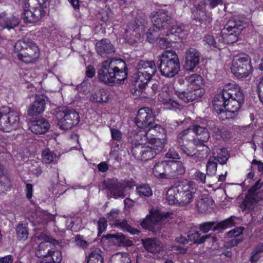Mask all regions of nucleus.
<instances>
[{
	"instance_id": "f257e3e1",
	"label": "nucleus",
	"mask_w": 263,
	"mask_h": 263,
	"mask_svg": "<svg viewBox=\"0 0 263 263\" xmlns=\"http://www.w3.org/2000/svg\"><path fill=\"white\" fill-rule=\"evenodd\" d=\"M127 74L128 69L123 60L108 59L101 63L97 76L100 82L112 86L123 82Z\"/></svg>"
},
{
	"instance_id": "f03ea898",
	"label": "nucleus",
	"mask_w": 263,
	"mask_h": 263,
	"mask_svg": "<svg viewBox=\"0 0 263 263\" xmlns=\"http://www.w3.org/2000/svg\"><path fill=\"white\" fill-rule=\"evenodd\" d=\"M157 64L161 74L167 78L174 77L180 69L177 54L171 50H166L158 56Z\"/></svg>"
},
{
	"instance_id": "7ed1b4c3",
	"label": "nucleus",
	"mask_w": 263,
	"mask_h": 263,
	"mask_svg": "<svg viewBox=\"0 0 263 263\" xmlns=\"http://www.w3.org/2000/svg\"><path fill=\"white\" fill-rule=\"evenodd\" d=\"M13 54L19 60L25 63H32L38 59L40 51L34 42L23 39L15 43Z\"/></svg>"
},
{
	"instance_id": "20e7f679",
	"label": "nucleus",
	"mask_w": 263,
	"mask_h": 263,
	"mask_svg": "<svg viewBox=\"0 0 263 263\" xmlns=\"http://www.w3.org/2000/svg\"><path fill=\"white\" fill-rule=\"evenodd\" d=\"M246 24L236 17L230 20L215 40L218 43L222 46V48L226 42L227 44H233L237 41L238 37L242 30L246 27Z\"/></svg>"
},
{
	"instance_id": "39448f33",
	"label": "nucleus",
	"mask_w": 263,
	"mask_h": 263,
	"mask_svg": "<svg viewBox=\"0 0 263 263\" xmlns=\"http://www.w3.org/2000/svg\"><path fill=\"white\" fill-rule=\"evenodd\" d=\"M48 0H24L22 17L25 23H36L45 14Z\"/></svg>"
},
{
	"instance_id": "423d86ee",
	"label": "nucleus",
	"mask_w": 263,
	"mask_h": 263,
	"mask_svg": "<svg viewBox=\"0 0 263 263\" xmlns=\"http://www.w3.org/2000/svg\"><path fill=\"white\" fill-rule=\"evenodd\" d=\"M153 24L146 32V35L147 41L149 43L154 42L162 33V31L168 29L172 23V17L166 13L164 12L157 15H154L152 18Z\"/></svg>"
},
{
	"instance_id": "0eeeda50",
	"label": "nucleus",
	"mask_w": 263,
	"mask_h": 263,
	"mask_svg": "<svg viewBox=\"0 0 263 263\" xmlns=\"http://www.w3.org/2000/svg\"><path fill=\"white\" fill-rule=\"evenodd\" d=\"M231 71L239 79L248 77L253 71L251 58L243 53L235 55L232 61Z\"/></svg>"
},
{
	"instance_id": "6e6552de",
	"label": "nucleus",
	"mask_w": 263,
	"mask_h": 263,
	"mask_svg": "<svg viewBox=\"0 0 263 263\" xmlns=\"http://www.w3.org/2000/svg\"><path fill=\"white\" fill-rule=\"evenodd\" d=\"M255 182V184L248 191L247 194L240 205V208L246 213L254 210V205L257 202L256 198L263 199V182Z\"/></svg>"
},
{
	"instance_id": "1a4fd4ad",
	"label": "nucleus",
	"mask_w": 263,
	"mask_h": 263,
	"mask_svg": "<svg viewBox=\"0 0 263 263\" xmlns=\"http://www.w3.org/2000/svg\"><path fill=\"white\" fill-rule=\"evenodd\" d=\"M20 117L17 111L4 106L0 108V129L9 132L18 126Z\"/></svg>"
},
{
	"instance_id": "9d476101",
	"label": "nucleus",
	"mask_w": 263,
	"mask_h": 263,
	"mask_svg": "<svg viewBox=\"0 0 263 263\" xmlns=\"http://www.w3.org/2000/svg\"><path fill=\"white\" fill-rule=\"evenodd\" d=\"M55 118L60 128L68 130L76 125L79 122V115L74 110L63 108L57 111Z\"/></svg>"
},
{
	"instance_id": "9b49d317",
	"label": "nucleus",
	"mask_w": 263,
	"mask_h": 263,
	"mask_svg": "<svg viewBox=\"0 0 263 263\" xmlns=\"http://www.w3.org/2000/svg\"><path fill=\"white\" fill-rule=\"evenodd\" d=\"M230 92L231 93H233V94H232L231 98H228L225 109L236 117L238 111L244 102L243 94L240 87L235 84L234 86L231 87Z\"/></svg>"
},
{
	"instance_id": "f8f14e48",
	"label": "nucleus",
	"mask_w": 263,
	"mask_h": 263,
	"mask_svg": "<svg viewBox=\"0 0 263 263\" xmlns=\"http://www.w3.org/2000/svg\"><path fill=\"white\" fill-rule=\"evenodd\" d=\"M146 128H148V129L144 134L141 132L136 135V140L139 139L143 136V137L140 138V141H147L149 144H156V142H160L161 143L162 146H164L166 142L165 138L159 137V130H162L160 126L154 123Z\"/></svg>"
},
{
	"instance_id": "ddd939ff",
	"label": "nucleus",
	"mask_w": 263,
	"mask_h": 263,
	"mask_svg": "<svg viewBox=\"0 0 263 263\" xmlns=\"http://www.w3.org/2000/svg\"><path fill=\"white\" fill-rule=\"evenodd\" d=\"M177 191L179 194V200L180 203L187 204L190 203L193 198L194 194L196 192L197 189L193 186V182H177Z\"/></svg>"
},
{
	"instance_id": "4468645a",
	"label": "nucleus",
	"mask_w": 263,
	"mask_h": 263,
	"mask_svg": "<svg viewBox=\"0 0 263 263\" xmlns=\"http://www.w3.org/2000/svg\"><path fill=\"white\" fill-rule=\"evenodd\" d=\"M45 242H41L38 246V249L35 252L36 256L42 259L43 263H61L62 260V255L61 251L55 249L48 250L44 253H42V249L45 248Z\"/></svg>"
},
{
	"instance_id": "2eb2a0df",
	"label": "nucleus",
	"mask_w": 263,
	"mask_h": 263,
	"mask_svg": "<svg viewBox=\"0 0 263 263\" xmlns=\"http://www.w3.org/2000/svg\"><path fill=\"white\" fill-rule=\"evenodd\" d=\"M235 86V84L228 83L226 84L222 89L219 90L215 96L213 102V106L215 111H219L223 108L225 109L227 105L228 98L232 97V94L230 92L231 87Z\"/></svg>"
},
{
	"instance_id": "dca6fc26",
	"label": "nucleus",
	"mask_w": 263,
	"mask_h": 263,
	"mask_svg": "<svg viewBox=\"0 0 263 263\" xmlns=\"http://www.w3.org/2000/svg\"><path fill=\"white\" fill-rule=\"evenodd\" d=\"M200 119H196V122L190 128L192 133H194L197 136V139L194 140V144H198L207 142L210 138V134L206 128V123H204L205 120L200 122Z\"/></svg>"
},
{
	"instance_id": "f3484780",
	"label": "nucleus",
	"mask_w": 263,
	"mask_h": 263,
	"mask_svg": "<svg viewBox=\"0 0 263 263\" xmlns=\"http://www.w3.org/2000/svg\"><path fill=\"white\" fill-rule=\"evenodd\" d=\"M155 116L151 108L143 107L138 110L135 122L139 128H146L155 123Z\"/></svg>"
},
{
	"instance_id": "a211bd4d",
	"label": "nucleus",
	"mask_w": 263,
	"mask_h": 263,
	"mask_svg": "<svg viewBox=\"0 0 263 263\" xmlns=\"http://www.w3.org/2000/svg\"><path fill=\"white\" fill-rule=\"evenodd\" d=\"M133 182H103V186L107 188L115 198L119 197L124 198L127 185Z\"/></svg>"
},
{
	"instance_id": "6ab92c4d",
	"label": "nucleus",
	"mask_w": 263,
	"mask_h": 263,
	"mask_svg": "<svg viewBox=\"0 0 263 263\" xmlns=\"http://www.w3.org/2000/svg\"><path fill=\"white\" fill-rule=\"evenodd\" d=\"M205 4H196L192 8V17L199 25L204 24L206 25L212 22V18L210 15L205 13Z\"/></svg>"
},
{
	"instance_id": "aec40b11",
	"label": "nucleus",
	"mask_w": 263,
	"mask_h": 263,
	"mask_svg": "<svg viewBox=\"0 0 263 263\" xmlns=\"http://www.w3.org/2000/svg\"><path fill=\"white\" fill-rule=\"evenodd\" d=\"M200 53L194 48H190L185 52L184 67L186 71H193L200 61Z\"/></svg>"
},
{
	"instance_id": "412c9836",
	"label": "nucleus",
	"mask_w": 263,
	"mask_h": 263,
	"mask_svg": "<svg viewBox=\"0 0 263 263\" xmlns=\"http://www.w3.org/2000/svg\"><path fill=\"white\" fill-rule=\"evenodd\" d=\"M175 95L184 102H192L203 96V91L201 89L193 88L184 90L182 89L175 90Z\"/></svg>"
},
{
	"instance_id": "4be33fe9",
	"label": "nucleus",
	"mask_w": 263,
	"mask_h": 263,
	"mask_svg": "<svg viewBox=\"0 0 263 263\" xmlns=\"http://www.w3.org/2000/svg\"><path fill=\"white\" fill-rule=\"evenodd\" d=\"M96 49L97 53L102 58L111 57L115 52L114 45L107 39L98 42L96 44Z\"/></svg>"
},
{
	"instance_id": "5701e85b",
	"label": "nucleus",
	"mask_w": 263,
	"mask_h": 263,
	"mask_svg": "<svg viewBox=\"0 0 263 263\" xmlns=\"http://www.w3.org/2000/svg\"><path fill=\"white\" fill-rule=\"evenodd\" d=\"M47 98L43 95H36L34 101L28 109V115L33 117L42 113L45 108Z\"/></svg>"
},
{
	"instance_id": "b1692460",
	"label": "nucleus",
	"mask_w": 263,
	"mask_h": 263,
	"mask_svg": "<svg viewBox=\"0 0 263 263\" xmlns=\"http://www.w3.org/2000/svg\"><path fill=\"white\" fill-rule=\"evenodd\" d=\"M185 172L183 164L178 161H166V179H173Z\"/></svg>"
},
{
	"instance_id": "393cba45",
	"label": "nucleus",
	"mask_w": 263,
	"mask_h": 263,
	"mask_svg": "<svg viewBox=\"0 0 263 263\" xmlns=\"http://www.w3.org/2000/svg\"><path fill=\"white\" fill-rule=\"evenodd\" d=\"M29 127L31 132L35 134H44L48 130L50 124L46 119L42 118L31 121Z\"/></svg>"
},
{
	"instance_id": "a878e982",
	"label": "nucleus",
	"mask_w": 263,
	"mask_h": 263,
	"mask_svg": "<svg viewBox=\"0 0 263 263\" xmlns=\"http://www.w3.org/2000/svg\"><path fill=\"white\" fill-rule=\"evenodd\" d=\"M194 140L192 135L191 129L189 128L182 130L178 134L176 142L180 147L182 153H186V150L188 149L186 146L191 142H193L194 143Z\"/></svg>"
},
{
	"instance_id": "bb28decb",
	"label": "nucleus",
	"mask_w": 263,
	"mask_h": 263,
	"mask_svg": "<svg viewBox=\"0 0 263 263\" xmlns=\"http://www.w3.org/2000/svg\"><path fill=\"white\" fill-rule=\"evenodd\" d=\"M200 231L196 228H191L187 233V237L190 241L194 243L200 245L204 243L209 238L212 239V242H216L217 238L215 236H212L211 234L200 236Z\"/></svg>"
},
{
	"instance_id": "cd10ccee",
	"label": "nucleus",
	"mask_w": 263,
	"mask_h": 263,
	"mask_svg": "<svg viewBox=\"0 0 263 263\" xmlns=\"http://www.w3.org/2000/svg\"><path fill=\"white\" fill-rule=\"evenodd\" d=\"M150 146L144 147L142 161H147L154 158L156 155L160 153L163 149L164 146H162L161 142H158L156 144H149Z\"/></svg>"
},
{
	"instance_id": "c85d7f7f",
	"label": "nucleus",
	"mask_w": 263,
	"mask_h": 263,
	"mask_svg": "<svg viewBox=\"0 0 263 263\" xmlns=\"http://www.w3.org/2000/svg\"><path fill=\"white\" fill-rule=\"evenodd\" d=\"M144 249L153 254L159 253L163 249L162 244L157 238H147L142 239Z\"/></svg>"
},
{
	"instance_id": "c756f323",
	"label": "nucleus",
	"mask_w": 263,
	"mask_h": 263,
	"mask_svg": "<svg viewBox=\"0 0 263 263\" xmlns=\"http://www.w3.org/2000/svg\"><path fill=\"white\" fill-rule=\"evenodd\" d=\"M20 19L14 15L8 16L5 13L0 14V27L10 30L18 26Z\"/></svg>"
},
{
	"instance_id": "7c9ffc66",
	"label": "nucleus",
	"mask_w": 263,
	"mask_h": 263,
	"mask_svg": "<svg viewBox=\"0 0 263 263\" xmlns=\"http://www.w3.org/2000/svg\"><path fill=\"white\" fill-rule=\"evenodd\" d=\"M137 70L143 72L146 76H153L157 71V67L154 61H140L136 67Z\"/></svg>"
},
{
	"instance_id": "2f4dec72",
	"label": "nucleus",
	"mask_w": 263,
	"mask_h": 263,
	"mask_svg": "<svg viewBox=\"0 0 263 263\" xmlns=\"http://www.w3.org/2000/svg\"><path fill=\"white\" fill-rule=\"evenodd\" d=\"M214 201L209 197L205 196L199 199L196 203V208L199 213L206 214L213 209Z\"/></svg>"
},
{
	"instance_id": "473e14b6",
	"label": "nucleus",
	"mask_w": 263,
	"mask_h": 263,
	"mask_svg": "<svg viewBox=\"0 0 263 263\" xmlns=\"http://www.w3.org/2000/svg\"><path fill=\"white\" fill-rule=\"evenodd\" d=\"M146 73L139 70H137L135 74V86L141 92H143L146 89L148 82L152 78V76H146Z\"/></svg>"
},
{
	"instance_id": "72a5a7b5",
	"label": "nucleus",
	"mask_w": 263,
	"mask_h": 263,
	"mask_svg": "<svg viewBox=\"0 0 263 263\" xmlns=\"http://www.w3.org/2000/svg\"><path fill=\"white\" fill-rule=\"evenodd\" d=\"M114 224L115 227L119 228L124 232H128L132 235L139 236L141 234L140 231L132 227L125 219H116Z\"/></svg>"
},
{
	"instance_id": "f704fd0d",
	"label": "nucleus",
	"mask_w": 263,
	"mask_h": 263,
	"mask_svg": "<svg viewBox=\"0 0 263 263\" xmlns=\"http://www.w3.org/2000/svg\"><path fill=\"white\" fill-rule=\"evenodd\" d=\"M153 173L157 178L166 179V161L156 163L153 167Z\"/></svg>"
},
{
	"instance_id": "c9c22d12",
	"label": "nucleus",
	"mask_w": 263,
	"mask_h": 263,
	"mask_svg": "<svg viewBox=\"0 0 263 263\" xmlns=\"http://www.w3.org/2000/svg\"><path fill=\"white\" fill-rule=\"evenodd\" d=\"M209 126L210 130L213 133L216 139H225L228 137L229 132L227 128L219 126L212 122L210 123Z\"/></svg>"
},
{
	"instance_id": "e433bc0d",
	"label": "nucleus",
	"mask_w": 263,
	"mask_h": 263,
	"mask_svg": "<svg viewBox=\"0 0 263 263\" xmlns=\"http://www.w3.org/2000/svg\"><path fill=\"white\" fill-rule=\"evenodd\" d=\"M234 217L233 216H231L218 223H216V225L213 228V231L222 232L227 229L235 226L236 222L234 221Z\"/></svg>"
},
{
	"instance_id": "4c0bfd02",
	"label": "nucleus",
	"mask_w": 263,
	"mask_h": 263,
	"mask_svg": "<svg viewBox=\"0 0 263 263\" xmlns=\"http://www.w3.org/2000/svg\"><path fill=\"white\" fill-rule=\"evenodd\" d=\"M103 238L107 239L115 238L119 246L130 247L133 245V241L129 240L125 235L123 234H107L103 236Z\"/></svg>"
},
{
	"instance_id": "58836bf2",
	"label": "nucleus",
	"mask_w": 263,
	"mask_h": 263,
	"mask_svg": "<svg viewBox=\"0 0 263 263\" xmlns=\"http://www.w3.org/2000/svg\"><path fill=\"white\" fill-rule=\"evenodd\" d=\"M136 136L135 137L134 140L135 142L133 141L132 143L131 151L134 157L137 160H140L142 158V154H143V149L145 146H143V142L145 141H141L138 142V140H136Z\"/></svg>"
},
{
	"instance_id": "ea45409f",
	"label": "nucleus",
	"mask_w": 263,
	"mask_h": 263,
	"mask_svg": "<svg viewBox=\"0 0 263 263\" xmlns=\"http://www.w3.org/2000/svg\"><path fill=\"white\" fill-rule=\"evenodd\" d=\"M103 252L99 249L91 251L86 257L87 263H103Z\"/></svg>"
},
{
	"instance_id": "a19ab883",
	"label": "nucleus",
	"mask_w": 263,
	"mask_h": 263,
	"mask_svg": "<svg viewBox=\"0 0 263 263\" xmlns=\"http://www.w3.org/2000/svg\"><path fill=\"white\" fill-rule=\"evenodd\" d=\"M185 80L194 88L200 89L203 84V78L198 74H192L185 77Z\"/></svg>"
},
{
	"instance_id": "79ce46f5",
	"label": "nucleus",
	"mask_w": 263,
	"mask_h": 263,
	"mask_svg": "<svg viewBox=\"0 0 263 263\" xmlns=\"http://www.w3.org/2000/svg\"><path fill=\"white\" fill-rule=\"evenodd\" d=\"M16 234L18 239L20 240H26L29 235L27 224L18 223L16 228Z\"/></svg>"
},
{
	"instance_id": "37998d69",
	"label": "nucleus",
	"mask_w": 263,
	"mask_h": 263,
	"mask_svg": "<svg viewBox=\"0 0 263 263\" xmlns=\"http://www.w3.org/2000/svg\"><path fill=\"white\" fill-rule=\"evenodd\" d=\"M176 190H177V185L171 187L167 192L166 199L170 204H175L178 202L180 203L178 196L179 194H178Z\"/></svg>"
},
{
	"instance_id": "c03bdc74",
	"label": "nucleus",
	"mask_w": 263,
	"mask_h": 263,
	"mask_svg": "<svg viewBox=\"0 0 263 263\" xmlns=\"http://www.w3.org/2000/svg\"><path fill=\"white\" fill-rule=\"evenodd\" d=\"M217 161H216V157H211L206 164V171L207 175L213 176L214 175L217 171Z\"/></svg>"
},
{
	"instance_id": "a18cd8bd",
	"label": "nucleus",
	"mask_w": 263,
	"mask_h": 263,
	"mask_svg": "<svg viewBox=\"0 0 263 263\" xmlns=\"http://www.w3.org/2000/svg\"><path fill=\"white\" fill-rule=\"evenodd\" d=\"M42 157L44 163L50 164L57 158V155L47 148L43 150Z\"/></svg>"
},
{
	"instance_id": "49530a36",
	"label": "nucleus",
	"mask_w": 263,
	"mask_h": 263,
	"mask_svg": "<svg viewBox=\"0 0 263 263\" xmlns=\"http://www.w3.org/2000/svg\"><path fill=\"white\" fill-rule=\"evenodd\" d=\"M229 158V155L226 148H222L217 152V157L216 161L221 164H226Z\"/></svg>"
},
{
	"instance_id": "de8ad7c7",
	"label": "nucleus",
	"mask_w": 263,
	"mask_h": 263,
	"mask_svg": "<svg viewBox=\"0 0 263 263\" xmlns=\"http://www.w3.org/2000/svg\"><path fill=\"white\" fill-rule=\"evenodd\" d=\"M197 145L198 146V148L196 153L199 155V159L201 161L208 156L210 149L207 145L203 144V143L198 144Z\"/></svg>"
},
{
	"instance_id": "09e8293b",
	"label": "nucleus",
	"mask_w": 263,
	"mask_h": 263,
	"mask_svg": "<svg viewBox=\"0 0 263 263\" xmlns=\"http://www.w3.org/2000/svg\"><path fill=\"white\" fill-rule=\"evenodd\" d=\"M137 190L140 196L149 197L152 195V191L149 186L144 184L137 187Z\"/></svg>"
},
{
	"instance_id": "8fccbe9b",
	"label": "nucleus",
	"mask_w": 263,
	"mask_h": 263,
	"mask_svg": "<svg viewBox=\"0 0 263 263\" xmlns=\"http://www.w3.org/2000/svg\"><path fill=\"white\" fill-rule=\"evenodd\" d=\"M141 226L143 229L153 231L155 229V224L152 218L147 215L145 218L141 222Z\"/></svg>"
},
{
	"instance_id": "3c124183",
	"label": "nucleus",
	"mask_w": 263,
	"mask_h": 263,
	"mask_svg": "<svg viewBox=\"0 0 263 263\" xmlns=\"http://www.w3.org/2000/svg\"><path fill=\"white\" fill-rule=\"evenodd\" d=\"M204 42L210 47L221 49L222 46L217 43L215 39L211 35H206L204 38Z\"/></svg>"
},
{
	"instance_id": "603ef678",
	"label": "nucleus",
	"mask_w": 263,
	"mask_h": 263,
	"mask_svg": "<svg viewBox=\"0 0 263 263\" xmlns=\"http://www.w3.org/2000/svg\"><path fill=\"white\" fill-rule=\"evenodd\" d=\"M172 24V23L170 24L169 26ZM185 26L182 24L173 25L171 26V28L168 27L167 30H169L171 35L175 34L176 35H179L180 34L183 32V31L185 30Z\"/></svg>"
},
{
	"instance_id": "864d4df0",
	"label": "nucleus",
	"mask_w": 263,
	"mask_h": 263,
	"mask_svg": "<svg viewBox=\"0 0 263 263\" xmlns=\"http://www.w3.org/2000/svg\"><path fill=\"white\" fill-rule=\"evenodd\" d=\"M98 237L101 236V234L104 232L107 227V222L104 217L100 218L98 221Z\"/></svg>"
},
{
	"instance_id": "5fc2aeb1",
	"label": "nucleus",
	"mask_w": 263,
	"mask_h": 263,
	"mask_svg": "<svg viewBox=\"0 0 263 263\" xmlns=\"http://www.w3.org/2000/svg\"><path fill=\"white\" fill-rule=\"evenodd\" d=\"M219 116V118L221 120H224L226 119H234L236 117L234 116L230 111L227 110V109L223 108L219 111H215Z\"/></svg>"
},
{
	"instance_id": "6e6d98bb",
	"label": "nucleus",
	"mask_w": 263,
	"mask_h": 263,
	"mask_svg": "<svg viewBox=\"0 0 263 263\" xmlns=\"http://www.w3.org/2000/svg\"><path fill=\"white\" fill-rule=\"evenodd\" d=\"M161 102L168 109L178 108L180 106L177 101L170 98H163Z\"/></svg>"
},
{
	"instance_id": "4d7b16f0",
	"label": "nucleus",
	"mask_w": 263,
	"mask_h": 263,
	"mask_svg": "<svg viewBox=\"0 0 263 263\" xmlns=\"http://www.w3.org/2000/svg\"><path fill=\"white\" fill-rule=\"evenodd\" d=\"M216 225L215 221H206L200 224V231L205 233H208L210 230H213V227Z\"/></svg>"
},
{
	"instance_id": "13d9d810",
	"label": "nucleus",
	"mask_w": 263,
	"mask_h": 263,
	"mask_svg": "<svg viewBox=\"0 0 263 263\" xmlns=\"http://www.w3.org/2000/svg\"><path fill=\"white\" fill-rule=\"evenodd\" d=\"M148 216L152 218V220H153V221L155 224L162 220L161 212L158 210L154 211H151L150 214Z\"/></svg>"
},
{
	"instance_id": "bf43d9fd",
	"label": "nucleus",
	"mask_w": 263,
	"mask_h": 263,
	"mask_svg": "<svg viewBox=\"0 0 263 263\" xmlns=\"http://www.w3.org/2000/svg\"><path fill=\"white\" fill-rule=\"evenodd\" d=\"M244 228L242 227H236L234 229L229 231L227 235L229 237H239L244 231Z\"/></svg>"
},
{
	"instance_id": "052dcab7",
	"label": "nucleus",
	"mask_w": 263,
	"mask_h": 263,
	"mask_svg": "<svg viewBox=\"0 0 263 263\" xmlns=\"http://www.w3.org/2000/svg\"><path fill=\"white\" fill-rule=\"evenodd\" d=\"M76 242L77 243V245L79 247H80L83 249L87 248L89 246V244L87 242V241L83 239V237L80 235H77L76 236Z\"/></svg>"
},
{
	"instance_id": "680f3d73",
	"label": "nucleus",
	"mask_w": 263,
	"mask_h": 263,
	"mask_svg": "<svg viewBox=\"0 0 263 263\" xmlns=\"http://www.w3.org/2000/svg\"><path fill=\"white\" fill-rule=\"evenodd\" d=\"M186 154V156L189 157V159L190 161H191L193 163L197 162V161H201L199 159V155L197 154L196 152L193 153V154L190 152V150L188 149L186 150V153H184Z\"/></svg>"
},
{
	"instance_id": "e2e57ef3",
	"label": "nucleus",
	"mask_w": 263,
	"mask_h": 263,
	"mask_svg": "<svg viewBox=\"0 0 263 263\" xmlns=\"http://www.w3.org/2000/svg\"><path fill=\"white\" fill-rule=\"evenodd\" d=\"M172 42L167 39L161 37L158 42V45L161 48L165 49L171 46Z\"/></svg>"
},
{
	"instance_id": "0e129e2a",
	"label": "nucleus",
	"mask_w": 263,
	"mask_h": 263,
	"mask_svg": "<svg viewBox=\"0 0 263 263\" xmlns=\"http://www.w3.org/2000/svg\"><path fill=\"white\" fill-rule=\"evenodd\" d=\"M108 11L103 13L102 16V20L106 23H109L110 20L112 18L113 13L112 11L108 9Z\"/></svg>"
},
{
	"instance_id": "69168bd1",
	"label": "nucleus",
	"mask_w": 263,
	"mask_h": 263,
	"mask_svg": "<svg viewBox=\"0 0 263 263\" xmlns=\"http://www.w3.org/2000/svg\"><path fill=\"white\" fill-rule=\"evenodd\" d=\"M11 182H0V194L5 191H10L12 186Z\"/></svg>"
},
{
	"instance_id": "338daca9",
	"label": "nucleus",
	"mask_w": 263,
	"mask_h": 263,
	"mask_svg": "<svg viewBox=\"0 0 263 263\" xmlns=\"http://www.w3.org/2000/svg\"><path fill=\"white\" fill-rule=\"evenodd\" d=\"M260 257L261 256L259 254V253L256 251H255L254 249H253L251 253V256L250 257L249 260L251 262V263H256L257 261L259 260Z\"/></svg>"
},
{
	"instance_id": "774afa93",
	"label": "nucleus",
	"mask_w": 263,
	"mask_h": 263,
	"mask_svg": "<svg viewBox=\"0 0 263 263\" xmlns=\"http://www.w3.org/2000/svg\"><path fill=\"white\" fill-rule=\"evenodd\" d=\"M252 164L254 166L251 167V169H256L255 166H256L258 172L263 173V163L262 162L254 159L252 162Z\"/></svg>"
}]
</instances>
